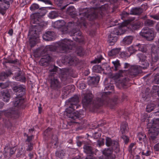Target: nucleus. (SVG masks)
Here are the masks:
<instances>
[{
  "label": "nucleus",
  "mask_w": 159,
  "mask_h": 159,
  "mask_svg": "<svg viewBox=\"0 0 159 159\" xmlns=\"http://www.w3.org/2000/svg\"><path fill=\"white\" fill-rule=\"evenodd\" d=\"M60 31L62 32L63 34H66L69 33L70 31L67 28L66 25H64L60 29Z\"/></svg>",
  "instance_id": "42"
},
{
  "label": "nucleus",
  "mask_w": 159,
  "mask_h": 159,
  "mask_svg": "<svg viewBox=\"0 0 159 159\" xmlns=\"http://www.w3.org/2000/svg\"><path fill=\"white\" fill-rule=\"evenodd\" d=\"M72 124L71 122H64L63 128L65 129H67L69 128V126L71 125Z\"/></svg>",
  "instance_id": "48"
},
{
  "label": "nucleus",
  "mask_w": 159,
  "mask_h": 159,
  "mask_svg": "<svg viewBox=\"0 0 159 159\" xmlns=\"http://www.w3.org/2000/svg\"><path fill=\"white\" fill-rule=\"evenodd\" d=\"M55 33L53 31H48L46 32L43 36V39L46 41H51L54 39Z\"/></svg>",
  "instance_id": "17"
},
{
  "label": "nucleus",
  "mask_w": 159,
  "mask_h": 159,
  "mask_svg": "<svg viewBox=\"0 0 159 159\" xmlns=\"http://www.w3.org/2000/svg\"><path fill=\"white\" fill-rule=\"evenodd\" d=\"M10 85V82L7 81L4 83H0V87L2 89H4L8 87Z\"/></svg>",
  "instance_id": "45"
},
{
  "label": "nucleus",
  "mask_w": 159,
  "mask_h": 159,
  "mask_svg": "<svg viewBox=\"0 0 159 159\" xmlns=\"http://www.w3.org/2000/svg\"><path fill=\"white\" fill-rule=\"evenodd\" d=\"M86 84L84 82H82L81 83H80L78 85L79 88L81 89H85V88L86 87Z\"/></svg>",
  "instance_id": "52"
},
{
  "label": "nucleus",
  "mask_w": 159,
  "mask_h": 159,
  "mask_svg": "<svg viewBox=\"0 0 159 159\" xmlns=\"http://www.w3.org/2000/svg\"><path fill=\"white\" fill-rule=\"evenodd\" d=\"M139 64L142 66L141 67L142 69L143 70L147 69L149 66V63L147 59L144 61H141L139 62Z\"/></svg>",
  "instance_id": "33"
},
{
  "label": "nucleus",
  "mask_w": 159,
  "mask_h": 159,
  "mask_svg": "<svg viewBox=\"0 0 159 159\" xmlns=\"http://www.w3.org/2000/svg\"><path fill=\"white\" fill-rule=\"evenodd\" d=\"M150 97V94L148 92H145L143 94L142 98L144 101L147 102L149 100Z\"/></svg>",
  "instance_id": "36"
},
{
  "label": "nucleus",
  "mask_w": 159,
  "mask_h": 159,
  "mask_svg": "<svg viewBox=\"0 0 159 159\" xmlns=\"http://www.w3.org/2000/svg\"><path fill=\"white\" fill-rule=\"evenodd\" d=\"M79 102V97L77 95L74 96L68 100L67 105L69 106V107L66 109L65 113L68 118L73 120H79L81 117V115L78 111L75 110L80 107L78 104Z\"/></svg>",
  "instance_id": "7"
},
{
  "label": "nucleus",
  "mask_w": 159,
  "mask_h": 159,
  "mask_svg": "<svg viewBox=\"0 0 159 159\" xmlns=\"http://www.w3.org/2000/svg\"><path fill=\"white\" fill-rule=\"evenodd\" d=\"M33 147L32 145H29L28 147L27 148V151H31L33 149Z\"/></svg>",
  "instance_id": "63"
},
{
  "label": "nucleus",
  "mask_w": 159,
  "mask_h": 159,
  "mask_svg": "<svg viewBox=\"0 0 159 159\" xmlns=\"http://www.w3.org/2000/svg\"><path fill=\"white\" fill-rule=\"evenodd\" d=\"M99 77L96 76L91 77L89 81L90 83L92 84H96L99 82Z\"/></svg>",
  "instance_id": "28"
},
{
  "label": "nucleus",
  "mask_w": 159,
  "mask_h": 159,
  "mask_svg": "<svg viewBox=\"0 0 159 159\" xmlns=\"http://www.w3.org/2000/svg\"><path fill=\"white\" fill-rule=\"evenodd\" d=\"M58 16V13L56 11H52L49 13L48 17L50 19H54Z\"/></svg>",
  "instance_id": "34"
},
{
  "label": "nucleus",
  "mask_w": 159,
  "mask_h": 159,
  "mask_svg": "<svg viewBox=\"0 0 159 159\" xmlns=\"http://www.w3.org/2000/svg\"><path fill=\"white\" fill-rule=\"evenodd\" d=\"M152 122V123H148L147 126L149 129V132L151 134V139L154 140L156 136L159 134V119L154 118Z\"/></svg>",
  "instance_id": "13"
},
{
  "label": "nucleus",
  "mask_w": 159,
  "mask_h": 159,
  "mask_svg": "<svg viewBox=\"0 0 159 159\" xmlns=\"http://www.w3.org/2000/svg\"><path fill=\"white\" fill-rule=\"evenodd\" d=\"M4 6V5H3L2 6V5H1V6H0V13L3 16H4L6 14V10L10 7V6H8L7 7H6H6H5Z\"/></svg>",
  "instance_id": "37"
},
{
  "label": "nucleus",
  "mask_w": 159,
  "mask_h": 159,
  "mask_svg": "<svg viewBox=\"0 0 159 159\" xmlns=\"http://www.w3.org/2000/svg\"><path fill=\"white\" fill-rule=\"evenodd\" d=\"M153 24V21L149 19L145 20L144 22V25L146 26H152Z\"/></svg>",
  "instance_id": "44"
},
{
  "label": "nucleus",
  "mask_w": 159,
  "mask_h": 159,
  "mask_svg": "<svg viewBox=\"0 0 159 159\" xmlns=\"http://www.w3.org/2000/svg\"><path fill=\"white\" fill-rule=\"evenodd\" d=\"M133 37L131 36H128L125 37L123 40V43L125 45H129L132 42Z\"/></svg>",
  "instance_id": "26"
},
{
  "label": "nucleus",
  "mask_w": 159,
  "mask_h": 159,
  "mask_svg": "<svg viewBox=\"0 0 159 159\" xmlns=\"http://www.w3.org/2000/svg\"><path fill=\"white\" fill-rule=\"evenodd\" d=\"M13 90L16 95L15 100L12 102L13 107L15 111L20 112V110L24 109L26 106L24 97L25 94V89L22 85H16L13 87Z\"/></svg>",
  "instance_id": "6"
},
{
  "label": "nucleus",
  "mask_w": 159,
  "mask_h": 159,
  "mask_svg": "<svg viewBox=\"0 0 159 159\" xmlns=\"http://www.w3.org/2000/svg\"><path fill=\"white\" fill-rule=\"evenodd\" d=\"M153 89L155 91V92H157L159 97V86L155 85L153 87Z\"/></svg>",
  "instance_id": "57"
},
{
  "label": "nucleus",
  "mask_w": 159,
  "mask_h": 159,
  "mask_svg": "<svg viewBox=\"0 0 159 159\" xmlns=\"http://www.w3.org/2000/svg\"><path fill=\"white\" fill-rule=\"evenodd\" d=\"M131 20L128 19L124 21L121 25L112 29L108 35V43L110 45H113L117 40V36L124 34L125 31L124 27L129 24Z\"/></svg>",
  "instance_id": "11"
},
{
  "label": "nucleus",
  "mask_w": 159,
  "mask_h": 159,
  "mask_svg": "<svg viewBox=\"0 0 159 159\" xmlns=\"http://www.w3.org/2000/svg\"><path fill=\"white\" fill-rule=\"evenodd\" d=\"M143 10L140 7H135L131 8L129 14L133 15H139L141 14Z\"/></svg>",
  "instance_id": "22"
},
{
  "label": "nucleus",
  "mask_w": 159,
  "mask_h": 159,
  "mask_svg": "<svg viewBox=\"0 0 159 159\" xmlns=\"http://www.w3.org/2000/svg\"><path fill=\"white\" fill-rule=\"evenodd\" d=\"M112 63L113 66L111 68V70L117 71L119 70L120 67V61L118 60H116L115 61H112Z\"/></svg>",
  "instance_id": "24"
},
{
  "label": "nucleus",
  "mask_w": 159,
  "mask_h": 159,
  "mask_svg": "<svg viewBox=\"0 0 159 159\" xmlns=\"http://www.w3.org/2000/svg\"><path fill=\"white\" fill-rule=\"evenodd\" d=\"M142 70L140 66H133L128 70H120L115 74L114 78L118 80L121 86H124L126 85V82L141 73Z\"/></svg>",
  "instance_id": "5"
},
{
  "label": "nucleus",
  "mask_w": 159,
  "mask_h": 159,
  "mask_svg": "<svg viewBox=\"0 0 159 159\" xmlns=\"http://www.w3.org/2000/svg\"><path fill=\"white\" fill-rule=\"evenodd\" d=\"M114 86L111 83L105 84L104 90H111V91L104 92L102 93L101 98H97L93 102V95L92 92L88 90L82 99V102L84 106L89 107L91 104L95 108H98L103 105L114 106L118 103V97H115L113 99L111 98V94L113 91Z\"/></svg>",
  "instance_id": "3"
},
{
  "label": "nucleus",
  "mask_w": 159,
  "mask_h": 159,
  "mask_svg": "<svg viewBox=\"0 0 159 159\" xmlns=\"http://www.w3.org/2000/svg\"><path fill=\"white\" fill-rule=\"evenodd\" d=\"M42 16L39 13H35L31 16V23L36 25L33 26L30 29L29 34L30 35V44L31 48L34 47L39 40V35L43 27L42 24Z\"/></svg>",
  "instance_id": "4"
},
{
  "label": "nucleus",
  "mask_w": 159,
  "mask_h": 159,
  "mask_svg": "<svg viewBox=\"0 0 159 159\" xmlns=\"http://www.w3.org/2000/svg\"><path fill=\"white\" fill-rule=\"evenodd\" d=\"M14 0H0V6L5 5V7L8 6H10L11 4L12 3Z\"/></svg>",
  "instance_id": "27"
},
{
  "label": "nucleus",
  "mask_w": 159,
  "mask_h": 159,
  "mask_svg": "<svg viewBox=\"0 0 159 159\" xmlns=\"http://www.w3.org/2000/svg\"><path fill=\"white\" fill-rule=\"evenodd\" d=\"M65 23L62 20H59L55 22L54 25L56 28H57L59 30L64 25Z\"/></svg>",
  "instance_id": "31"
},
{
  "label": "nucleus",
  "mask_w": 159,
  "mask_h": 159,
  "mask_svg": "<svg viewBox=\"0 0 159 159\" xmlns=\"http://www.w3.org/2000/svg\"><path fill=\"white\" fill-rule=\"evenodd\" d=\"M62 63L66 65H76L79 62L78 59L74 54L63 56L62 58Z\"/></svg>",
  "instance_id": "14"
},
{
  "label": "nucleus",
  "mask_w": 159,
  "mask_h": 159,
  "mask_svg": "<svg viewBox=\"0 0 159 159\" xmlns=\"http://www.w3.org/2000/svg\"><path fill=\"white\" fill-rule=\"evenodd\" d=\"M148 118V115L147 114H142L141 116V120L142 122L145 121L146 119Z\"/></svg>",
  "instance_id": "53"
},
{
  "label": "nucleus",
  "mask_w": 159,
  "mask_h": 159,
  "mask_svg": "<svg viewBox=\"0 0 159 159\" xmlns=\"http://www.w3.org/2000/svg\"><path fill=\"white\" fill-rule=\"evenodd\" d=\"M93 72L97 73H100L102 70V69L99 65H95L93 67Z\"/></svg>",
  "instance_id": "39"
},
{
  "label": "nucleus",
  "mask_w": 159,
  "mask_h": 159,
  "mask_svg": "<svg viewBox=\"0 0 159 159\" xmlns=\"http://www.w3.org/2000/svg\"><path fill=\"white\" fill-rule=\"evenodd\" d=\"M38 1L42 2L46 4L52 5V2L49 0H38Z\"/></svg>",
  "instance_id": "54"
},
{
  "label": "nucleus",
  "mask_w": 159,
  "mask_h": 159,
  "mask_svg": "<svg viewBox=\"0 0 159 159\" xmlns=\"http://www.w3.org/2000/svg\"><path fill=\"white\" fill-rule=\"evenodd\" d=\"M141 23L140 21H137L132 24L131 27L134 30H137L141 27Z\"/></svg>",
  "instance_id": "30"
},
{
  "label": "nucleus",
  "mask_w": 159,
  "mask_h": 159,
  "mask_svg": "<svg viewBox=\"0 0 159 159\" xmlns=\"http://www.w3.org/2000/svg\"><path fill=\"white\" fill-rule=\"evenodd\" d=\"M56 46L52 45L47 46L38 55L42 57L39 61V64L42 66H47L51 61L52 57L48 54L51 52L64 53L70 52L72 49H76L77 53L80 56L84 54V51L82 47H76V43L72 41L67 39H64L57 42Z\"/></svg>",
  "instance_id": "2"
},
{
  "label": "nucleus",
  "mask_w": 159,
  "mask_h": 159,
  "mask_svg": "<svg viewBox=\"0 0 159 159\" xmlns=\"http://www.w3.org/2000/svg\"><path fill=\"white\" fill-rule=\"evenodd\" d=\"M12 74L10 69H7L5 71H3L0 74V81L3 80L7 77L10 76Z\"/></svg>",
  "instance_id": "20"
},
{
  "label": "nucleus",
  "mask_w": 159,
  "mask_h": 159,
  "mask_svg": "<svg viewBox=\"0 0 159 159\" xmlns=\"http://www.w3.org/2000/svg\"><path fill=\"white\" fill-rule=\"evenodd\" d=\"M135 45L130 47L128 48V51L129 53L130 54H132L136 52L137 51V49L135 47Z\"/></svg>",
  "instance_id": "41"
},
{
  "label": "nucleus",
  "mask_w": 159,
  "mask_h": 159,
  "mask_svg": "<svg viewBox=\"0 0 159 159\" xmlns=\"http://www.w3.org/2000/svg\"><path fill=\"white\" fill-rule=\"evenodd\" d=\"M83 148L84 152L87 154H96L95 153L98 151L97 149L93 148L91 147L86 145L84 146Z\"/></svg>",
  "instance_id": "19"
},
{
  "label": "nucleus",
  "mask_w": 159,
  "mask_h": 159,
  "mask_svg": "<svg viewBox=\"0 0 159 159\" xmlns=\"http://www.w3.org/2000/svg\"><path fill=\"white\" fill-rule=\"evenodd\" d=\"M54 73L50 74V86L52 89L54 90H58L61 87V83L59 80L60 78L63 84H66L68 82L70 76H71L68 70L61 71L59 74V76H55Z\"/></svg>",
  "instance_id": "9"
},
{
  "label": "nucleus",
  "mask_w": 159,
  "mask_h": 159,
  "mask_svg": "<svg viewBox=\"0 0 159 159\" xmlns=\"http://www.w3.org/2000/svg\"><path fill=\"white\" fill-rule=\"evenodd\" d=\"M151 56L152 66L159 64V47H154L152 48Z\"/></svg>",
  "instance_id": "16"
},
{
  "label": "nucleus",
  "mask_w": 159,
  "mask_h": 159,
  "mask_svg": "<svg viewBox=\"0 0 159 159\" xmlns=\"http://www.w3.org/2000/svg\"><path fill=\"white\" fill-rule=\"evenodd\" d=\"M128 129L127 123L125 121L121 123L120 125V131L122 134L127 131Z\"/></svg>",
  "instance_id": "25"
},
{
  "label": "nucleus",
  "mask_w": 159,
  "mask_h": 159,
  "mask_svg": "<svg viewBox=\"0 0 159 159\" xmlns=\"http://www.w3.org/2000/svg\"><path fill=\"white\" fill-rule=\"evenodd\" d=\"M146 137V134L140 132L138 134V138L140 141L144 142Z\"/></svg>",
  "instance_id": "38"
},
{
  "label": "nucleus",
  "mask_w": 159,
  "mask_h": 159,
  "mask_svg": "<svg viewBox=\"0 0 159 159\" xmlns=\"http://www.w3.org/2000/svg\"><path fill=\"white\" fill-rule=\"evenodd\" d=\"M122 138L124 140L125 143H128L129 139V137H128L127 136L123 135Z\"/></svg>",
  "instance_id": "55"
},
{
  "label": "nucleus",
  "mask_w": 159,
  "mask_h": 159,
  "mask_svg": "<svg viewBox=\"0 0 159 159\" xmlns=\"http://www.w3.org/2000/svg\"><path fill=\"white\" fill-rule=\"evenodd\" d=\"M135 46L137 48V50H138L142 52H145L147 50L146 45L144 44H135Z\"/></svg>",
  "instance_id": "29"
},
{
  "label": "nucleus",
  "mask_w": 159,
  "mask_h": 159,
  "mask_svg": "<svg viewBox=\"0 0 159 159\" xmlns=\"http://www.w3.org/2000/svg\"><path fill=\"white\" fill-rule=\"evenodd\" d=\"M54 129L48 128L43 132V138L45 141L50 140V143L54 146V148H56L58 146V139L57 136L54 134Z\"/></svg>",
  "instance_id": "12"
},
{
  "label": "nucleus",
  "mask_w": 159,
  "mask_h": 159,
  "mask_svg": "<svg viewBox=\"0 0 159 159\" xmlns=\"http://www.w3.org/2000/svg\"><path fill=\"white\" fill-rule=\"evenodd\" d=\"M154 149L156 151H159V143L156 144L154 147Z\"/></svg>",
  "instance_id": "60"
},
{
  "label": "nucleus",
  "mask_w": 159,
  "mask_h": 159,
  "mask_svg": "<svg viewBox=\"0 0 159 159\" xmlns=\"http://www.w3.org/2000/svg\"><path fill=\"white\" fill-rule=\"evenodd\" d=\"M103 59V58L101 55H99L97 56L95 59L91 61V63H99Z\"/></svg>",
  "instance_id": "40"
},
{
  "label": "nucleus",
  "mask_w": 159,
  "mask_h": 159,
  "mask_svg": "<svg viewBox=\"0 0 159 159\" xmlns=\"http://www.w3.org/2000/svg\"><path fill=\"white\" fill-rule=\"evenodd\" d=\"M57 68L58 67L56 66H54V67L52 69L50 70V74L51 73H54V75L55 76H57L56 75V72L57 71Z\"/></svg>",
  "instance_id": "51"
},
{
  "label": "nucleus",
  "mask_w": 159,
  "mask_h": 159,
  "mask_svg": "<svg viewBox=\"0 0 159 159\" xmlns=\"http://www.w3.org/2000/svg\"><path fill=\"white\" fill-rule=\"evenodd\" d=\"M140 35L149 41L153 40L155 37L153 31L148 27L143 28L140 33Z\"/></svg>",
  "instance_id": "15"
},
{
  "label": "nucleus",
  "mask_w": 159,
  "mask_h": 159,
  "mask_svg": "<svg viewBox=\"0 0 159 159\" xmlns=\"http://www.w3.org/2000/svg\"><path fill=\"white\" fill-rule=\"evenodd\" d=\"M34 136L33 135H31V136H27V139H26V141L28 142H30L32 140V139L34 138Z\"/></svg>",
  "instance_id": "59"
},
{
  "label": "nucleus",
  "mask_w": 159,
  "mask_h": 159,
  "mask_svg": "<svg viewBox=\"0 0 159 159\" xmlns=\"http://www.w3.org/2000/svg\"><path fill=\"white\" fill-rule=\"evenodd\" d=\"M15 80L17 81H20L25 83L26 81V78L24 75H21L20 71H19L15 74L14 76Z\"/></svg>",
  "instance_id": "21"
},
{
  "label": "nucleus",
  "mask_w": 159,
  "mask_h": 159,
  "mask_svg": "<svg viewBox=\"0 0 159 159\" xmlns=\"http://www.w3.org/2000/svg\"><path fill=\"white\" fill-rule=\"evenodd\" d=\"M120 50V48L112 49L108 52V56L110 57H114L119 53Z\"/></svg>",
  "instance_id": "23"
},
{
  "label": "nucleus",
  "mask_w": 159,
  "mask_h": 159,
  "mask_svg": "<svg viewBox=\"0 0 159 159\" xmlns=\"http://www.w3.org/2000/svg\"><path fill=\"white\" fill-rule=\"evenodd\" d=\"M150 17L155 20H159V15H151Z\"/></svg>",
  "instance_id": "58"
},
{
  "label": "nucleus",
  "mask_w": 159,
  "mask_h": 159,
  "mask_svg": "<svg viewBox=\"0 0 159 159\" xmlns=\"http://www.w3.org/2000/svg\"><path fill=\"white\" fill-rule=\"evenodd\" d=\"M150 151H147L146 153H145L144 152H142V155L146 156H148L150 155Z\"/></svg>",
  "instance_id": "61"
},
{
  "label": "nucleus",
  "mask_w": 159,
  "mask_h": 159,
  "mask_svg": "<svg viewBox=\"0 0 159 159\" xmlns=\"http://www.w3.org/2000/svg\"><path fill=\"white\" fill-rule=\"evenodd\" d=\"M155 105L153 103H148L147 106L146 111L148 112H151L155 108Z\"/></svg>",
  "instance_id": "32"
},
{
  "label": "nucleus",
  "mask_w": 159,
  "mask_h": 159,
  "mask_svg": "<svg viewBox=\"0 0 159 159\" xmlns=\"http://www.w3.org/2000/svg\"><path fill=\"white\" fill-rule=\"evenodd\" d=\"M134 143H131L129 146V149L130 150H131L132 149V148L134 146Z\"/></svg>",
  "instance_id": "64"
},
{
  "label": "nucleus",
  "mask_w": 159,
  "mask_h": 159,
  "mask_svg": "<svg viewBox=\"0 0 159 159\" xmlns=\"http://www.w3.org/2000/svg\"><path fill=\"white\" fill-rule=\"evenodd\" d=\"M117 0H102V1H106L109 3H105L100 6L98 2V0H93L91 3L94 4L95 7L90 8H85L82 12L79 13V17H76L75 9L73 6L69 7L67 9V13L72 18H75L76 22L74 21L68 22L66 26L70 31L69 34L73 36V40L78 42L80 45H84L85 43L84 37L82 34L80 28L82 29L91 26L94 24L93 21L96 19H101L102 18L107 10L110 7V4L115 3Z\"/></svg>",
  "instance_id": "1"
},
{
  "label": "nucleus",
  "mask_w": 159,
  "mask_h": 159,
  "mask_svg": "<svg viewBox=\"0 0 159 159\" xmlns=\"http://www.w3.org/2000/svg\"><path fill=\"white\" fill-rule=\"evenodd\" d=\"M39 8V6L38 4L34 3L31 5L30 7V10L32 11H34L38 9Z\"/></svg>",
  "instance_id": "46"
},
{
  "label": "nucleus",
  "mask_w": 159,
  "mask_h": 159,
  "mask_svg": "<svg viewBox=\"0 0 159 159\" xmlns=\"http://www.w3.org/2000/svg\"><path fill=\"white\" fill-rule=\"evenodd\" d=\"M137 56L139 60V62L141 61H144L147 59L146 56L143 52L138 54Z\"/></svg>",
  "instance_id": "35"
},
{
  "label": "nucleus",
  "mask_w": 159,
  "mask_h": 159,
  "mask_svg": "<svg viewBox=\"0 0 159 159\" xmlns=\"http://www.w3.org/2000/svg\"><path fill=\"white\" fill-rule=\"evenodd\" d=\"M74 87V86L72 85H69L64 87V89L69 91L72 89Z\"/></svg>",
  "instance_id": "56"
},
{
  "label": "nucleus",
  "mask_w": 159,
  "mask_h": 159,
  "mask_svg": "<svg viewBox=\"0 0 159 159\" xmlns=\"http://www.w3.org/2000/svg\"><path fill=\"white\" fill-rule=\"evenodd\" d=\"M120 55L122 58H128L130 56V55H129L128 52H122Z\"/></svg>",
  "instance_id": "47"
},
{
  "label": "nucleus",
  "mask_w": 159,
  "mask_h": 159,
  "mask_svg": "<svg viewBox=\"0 0 159 159\" xmlns=\"http://www.w3.org/2000/svg\"><path fill=\"white\" fill-rule=\"evenodd\" d=\"M56 156L60 158H62L64 156V151L61 150L59 151H57L55 153Z\"/></svg>",
  "instance_id": "43"
},
{
  "label": "nucleus",
  "mask_w": 159,
  "mask_h": 159,
  "mask_svg": "<svg viewBox=\"0 0 159 159\" xmlns=\"http://www.w3.org/2000/svg\"><path fill=\"white\" fill-rule=\"evenodd\" d=\"M4 114L5 117L3 118L4 126L8 129L12 130L14 127V123L15 119L19 118L20 116V112L18 111H15L14 108H11L9 110L0 112V119L2 114Z\"/></svg>",
  "instance_id": "8"
},
{
  "label": "nucleus",
  "mask_w": 159,
  "mask_h": 159,
  "mask_svg": "<svg viewBox=\"0 0 159 159\" xmlns=\"http://www.w3.org/2000/svg\"><path fill=\"white\" fill-rule=\"evenodd\" d=\"M8 33L10 36H12L13 34V30L12 29H10L8 31Z\"/></svg>",
  "instance_id": "62"
},
{
  "label": "nucleus",
  "mask_w": 159,
  "mask_h": 159,
  "mask_svg": "<svg viewBox=\"0 0 159 159\" xmlns=\"http://www.w3.org/2000/svg\"><path fill=\"white\" fill-rule=\"evenodd\" d=\"M154 82L156 84H159V73L155 75Z\"/></svg>",
  "instance_id": "49"
},
{
  "label": "nucleus",
  "mask_w": 159,
  "mask_h": 159,
  "mask_svg": "<svg viewBox=\"0 0 159 159\" xmlns=\"http://www.w3.org/2000/svg\"><path fill=\"white\" fill-rule=\"evenodd\" d=\"M106 145L111 147L104 149L102 151V154L105 157V159H115L116 155L113 152L117 153L120 151L119 143L116 141L111 138L107 137L106 139Z\"/></svg>",
  "instance_id": "10"
},
{
  "label": "nucleus",
  "mask_w": 159,
  "mask_h": 159,
  "mask_svg": "<svg viewBox=\"0 0 159 159\" xmlns=\"http://www.w3.org/2000/svg\"><path fill=\"white\" fill-rule=\"evenodd\" d=\"M0 95L3 101L9 102L10 98V95L8 91L4 90L1 91Z\"/></svg>",
  "instance_id": "18"
},
{
  "label": "nucleus",
  "mask_w": 159,
  "mask_h": 159,
  "mask_svg": "<svg viewBox=\"0 0 159 159\" xmlns=\"http://www.w3.org/2000/svg\"><path fill=\"white\" fill-rule=\"evenodd\" d=\"M17 60L16 59L14 60L6 59V61H5V63H9L14 64L17 62Z\"/></svg>",
  "instance_id": "50"
}]
</instances>
